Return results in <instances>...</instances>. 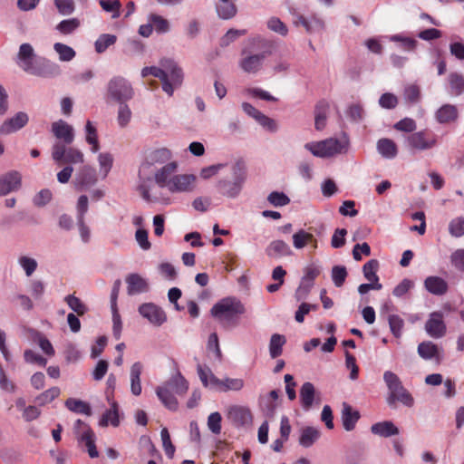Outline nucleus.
<instances>
[{"label":"nucleus","mask_w":464,"mask_h":464,"mask_svg":"<svg viewBox=\"0 0 464 464\" xmlns=\"http://www.w3.org/2000/svg\"><path fill=\"white\" fill-rule=\"evenodd\" d=\"M142 77L153 75L161 81L162 90L172 96L174 90L180 87L183 82V72L177 63L169 59L160 61V67H144L141 70Z\"/></svg>","instance_id":"1"},{"label":"nucleus","mask_w":464,"mask_h":464,"mask_svg":"<svg viewBox=\"0 0 464 464\" xmlns=\"http://www.w3.org/2000/svg\"><path fill=\"white\" fill-rule=\"evenodd\" d=\"M210 313L224 328H231L238 324V316L246 313V307L238 299L227 297L215 304Z\"/></svg>","instance_id":"2"},{"label":"nucleus","mask_w":464,"mask_h":464,"mask_svg":"<svg viewBox=\"0 0 464 464\" xmlns=\"http://www.w3.org/2000/svg\"><path fill=\"white\" fill-rule=\"evenodd\" d=\"M348 145V140L343 137L340 140L329 138L321 141L308 142L304 148L315 157L330 158L346 152Z\"/></svg>","instance_id":"3"},{"label":"nucleus","mask_w":464,"mask_h":464,"mask_svg":"<svg viewBox=\"0 0 464 464\" xmlns=\"http://www.w3.org/2000/svg\"><path fill=\"white\" fill-rule=\"evenodd\" d=\"M383 381L389 390L387 402L390 406L395 404L396 401L401 402L407 407H411L414 400L411 393L403 387L400 378L392 371H386L383 373Z\"/></svg>","instance_id":"4"},{"label":"nucleus","mask_w":464,"mask_h":464,"mask_svg":"<svg viewBox=\"0 0 464 464\" xmlns=\"http://www.w3.org/2000/svg\"><path fill=\"white\" fill-rule=\"evenodd\" d=\"M232 180L220 179L218 186L223 196L234 198L240 194L246 179V169L242 161H237L232 166Z\"/></svg>","instance_id":"5"},{"label":"nucleus","mask_w":464,"mask_h":464,"mask_svg":"<svg viewBox=\"0 0 464 464\" xmlns=\"http://www.w3.org/2000/svg\"><path fill=\"white\" fill-rule=\"evenodd\" d=\"M69 144H62L56 141L52 146V159L58 165L77 164L84 161L83 153L74 147H68Z\"/></svg>","instance_id":"6"},{"label":"nucleus","mask_w":464,"mask_h":464,"mask_svg":"<svg viewBox=\"0 0 464 464\" xmlns=\"http://www.w3.org/2000/svg\"><path fill=\"white\" fill-rule=\"evenodd\" d=\"M108 98L119 103H125L132 99L134 91L131 84L123 77H113L108 83Z\"/></svg>","instance_id":"7"},{"label":"nucleus","mask_w":464,"mask_h":464,"mask_svg":"<svg viewBox=\"0 0 464 464\" xmlns=\"http://www.w3.org/2000/svg\"><path fill=\"white\" fill-rule=\"evenodd\" d=\"M406 144L412 151H423L434 148L437 139L424 130L415 131L406 138Z\"/></svg>","instance_id":"8"},{"label":"nucleus","mask_w":464,"mask_h":464,"mask_svg":"<svg viewBox=\"0 0 464 464\" xmlns=\"http://www.w3.org/2000/svg\"><path fill=\"white\" fill-rule=\"evenodd\" d=\"M35 57L33 46L30 44H22L17 53V63L26 72L42 76L44 72L42 69L33 64Z\"/></svg>","instance_id":"9"},{"label":"nucleus","mask_w":464,"mask_h":464,"mask_svg":"<svg viewBox=\"0 0 464 464\" xmlns=\"http://www.w3.org/2000/svg\"><path fill=\"white\" fill-rule=\"evenodd\" d=\"M75 429L77 430L78 441L85 445L92 459L97 458L99 452L95 446L96 437L92 430L81 420H76Z\"/></svg>","instance_id":"10"},{"label":"nucleus","mask_w":464,"mask_h":464,"mask_svg":"<svg viewBox=\"0 0 464 464\" xmlns=\"http://www.w3.org/2000/svg\"><path fill=\"white\" fill-rule=\"evenodd\" d=\"M197 177L193 174H177L169 182L170 193H188L196 188Z\"/></svg>","instance_id":"11"},{"label":"nucleus","mask_w":464,"mask_h":464,"mask_svg":"<svg viewBox=\"0 0 464 464\" xmlns=\"http://www.w3.org/2000/svg\"><path fill=\"white\" fill-rule=\"evenodd\" d=\"M28 121V114L24 111H18L2 122L0 125V134L10 135L15 133L25 127Z\"/></svg>","instance_id":"12"},{"label":"nucleus","mask_w":464,"mask_h":464,"mask_svg":"<svg viewBox=\"0 0 464 464\" xmlns=\"http://www.w3.org/2000/svg\"><path fill=\"white\" fill-rule=\"evenodd\" d=\"M139 313L155 326H160L167 321L166 313L153 303H146L139 307Z\"/></svg>","instance_id":"13"},{"label":"nucleus","mask_w":464,"mask_h":464,"mask_svg":"<svg viewBox=\"0 0 464 464\" xmlns=\"http://www.w3.org/2000/svg\"><path fill=\"white\" fill-rule=\"evenodd\" d=\"M97 181L96 170L89 165H84L78 169L75 175L74 186L77 189L82 190L94 186Z\"/></svg>","instance_id":"14"},{"label":"nucleus","mask_w":464,"mask_h":464,"mask_svg":"<svg viewBox=\"0 0 464 464\" xmlns=\"http://www.w3.org/2000/svg\"><path fill=\"white\" fill-rule=\"evenodd\" d=\"M51 131L57 141H61L62 144H72L74 140L73 127L63 120L53 121L51 125Z\"/></svg>","instance_id":"15"},{"label":"nucleus","mask_w":464,"mask_h":464,"mask_svg":"<svg viewBox=\"0 0 464 464\" xmlns=\"http://www.w3.org/2000/svg\"><path fill=\"white\" fill-rule=\"evenodd\" d=\"M446 324L443 321V315L440 312H433L430 314L425 324L426 333L432 338L439 339L446 334Z\"/></svg>","instance_id":"16"},{"label":"nucleus","mask_w":464,"mask_h":464,"mask_svg":"<svg viewBox=\"0 0 464 464\" xmlns=\"http://www.w3.org/2000/svg\"><path fill=\"white\" fill-rule=\"evenodd\" d=\"M293 23L295 26L302 25L308 34L320 33L324 30V20L316 14L307 18L300 14H295Z\"/></svg>","instance_id":"17"},{"label":"nucleus","mask_w":464,"mask_h":464,"mask_svg":"<svg viewBox=\"0 0 464 464\" xmlns=\"http://www.w3.org/2000/svg\"><path fill=\"white\" fill-rule=\"evenodd\" d=\"M227 418L236 426H248L252 424L253 415L248 407L234 405L227 411Z\"/></svg>","instance_id":"18"},{"label":"nucleus","mask_w":464,"mask_h":464,"mask_svg":"<svg viewBox=\"0 0 464 464\" xmlns=\"http://www.w3.org/2000/svg\"><path fill=\"white\" fill-rule=\"evenodd\" d=\"M22 177L17 171H10L0 177V196L7 195L20 188Z\"/></svg>","instance_id":"19"},{"label":"nucleus","mask_w":464,"mask_h":464,"mask_svg":"<svg viewBox=\"0 0 464 464\" xmlns=\"http://www.w3.org/2000/svg\"><path fill=\"white\" fill-rule=\"evenodd\" d=\"M278 391L276 390H273L267 394L259 396V408L267 418L274 417L276 410L278 407Z\"/></svg>","instance_id":"20"},{"label":"nucleus","mask_w":464,"mask_h":464,"mask_svg":"<svg viewBox=\"0 0 464 464\" xmlns=\"http://www.w3.org/2000/svg\"><path fill=\"white\" fill-rule=\"evenodd\" d=\"M270 53L271 52H264L258 54L247 55L240 61V68L245 72L256 73L261 70L263 62L266 59V55Z\"/></svg>","instance_id":"21"},{"label":"nucleus","mask_w":464,"mask_h":464,"mask_svg":"<svg viewBox=\"0 0 464 464\" xmlns=\"http://www.w3.org/2000/svg\"><path fill=\"white\" fill-rule=\"evenodd\" d=\"M127 292L130 295L145 293L149 290V283L139 274H130L126 277Z\"/></svg>","instance_id":"22"},{"label":"nucleus","mask_w":464,"mask_h":464,"mask_svg":"<svg viewBox=\"0 0 464 464\" xmlns=\"http://www.w3.org/2000/svg\"><path fill=\"white\" fill-rule=\"evenodd\" d=\"M178 169L177 162H169L166 165H164L162 168H160L154 175L155 182L160 187V188H166L169 187V182L171 180L173 176H175V171Z\"/></svg>","instance_id":"23"},{"label":"nucleus","mask_w":464,"mask_h":464,"mask_svg":"<svg viewBox=\"0 0 464 464\" xmlns=\"http://www.w3.org/2000/svg\"><path fill=\"white\" fill-rule=\"evenodd\" d=\"M266 253L269 257L276 259L293 255V251L289 245L279 239L270 242L266 248Z\"/></svg>","instance_id":"24"},{"label":"nucleus","mask_w":464,"mask_h":464,"mask_svg":"<svg viewBox=\"0 0 464 464\" xmlns=\"http://www.w3.org/2000/svg\"><path fill=\"white\" fill-rule=\"evenodd\" d=\"M197 372L204 387L218 392L221 380L214 375L209 367L198 364Z\"/></svg>","instance_id":"25"},{"label":"nucleus","mask_w":464,"mask_h":464,"mask_svg":"<svg viewBox=\"0 0 464 464\" xmlns=\"http://www.w3.org/2000/svg\"><path fill=\"white\" fill-rule=\"evenodd\" d=\"M293 246L295 249H302L307 245H311L314 249L317 248V239L312 233L301 228L293 234Z\"/></svg>","instance_id":"26"},{"label":"nucleus","mask_w":464,"mask_h":464,"mask_svg":"<svg viewBox=\"0 0 464 464\" xmlns=\"http://www.w3.org/2000/svg\"><path fill=\"white\" fill-rule=\"evenodd\" d=\"M418 354L424 360L434 359L438 362L442 358L441 350L430 341L422 342L418 345Z\"/></svg>","instance_id":"27"},{"label":"nucleus","mask_w":464,"mask_h":464,"mask_svg":"<svg viewBox=\"0 0 464 464\" xmlns=\"http://www.w3.org/2000/svg\"><path fill=\"white\" fill-rule=\"evenodd\" d=\"M299 394L303 409L309 411L315 401L316 391L314 385L310 382H304L300 388Z\"/></svg>","instance_id":"28"},{"label":"nucleus","mask_w":464,"mask_h":464,"mask_svg":"<svg viewBox=\"0 0 464 464\" xmlns=\"http://www.w3.org/2000/svg\"><path fill=\"white\" fill-rule=\"evenodd\" d=\"M360 418L358 411H354L350 404L347 402L343 403L342 409V421L345 430H353L355 427L356 422Z\"/></svg>","instance_id":"29"},{"label":"nucleus","mask_w":464,"mask_h":464,"mask_svg":"<svg viewBox=\"0 0 464 464\" xmlns=\"http://www.w3.org/2000/svg\"><path fill=\"white\" fill-rule=\"evenodd\" d=\"M459 111L456 106L444 104L435 113V118L440 123H449L457 120Z\"/></svg>","instance_id":"30"},{"label":"nucleus","mask_w":464,"mask_h":464,"mask_svg":"<svg viewBox=\"0 0 464 464\" xmlns=\"http://www.w3.org/2000/svg\"><path fill=\"white\" fill-rule=\"evenodd\" d=\"M424 285L427 291L436 295H444L448 290L447 282L439 276L427 277L424 281Z\"/></svg>","instance_id":"31"},{"label":"nucleus","mask_w":464,"mask_h":464,"mask_svg":"<svg viewBox=\"0 0 464 464\" xmlns=\"http://www.w3.org/2000/svg\"><path fill=\"white\" fill-rule=\"evenodd\" d=\"M321 436V432L314 427H304L300 431L299 444L304 448L311 447Z\"/></svg>","instance_id":"32"},{"label":"nucleus","mask_w":464,"mask_h":464,"mask_svg":"<svg viewBox=\"0 0 464 464\" xmlns=\"http://www.w3.org/2000/svg\"><path fill=\"white\" fill-rule=\"evenodd\" d=\"M109 424L113 427H117L120 424L119 409L115 401L111 402V408L102 414L99 421L101 427H107Z\"/></svg>","instance_id":"33"},{"label":"nucleus","mask_w":464,"mask_h":464,"mask_svg":"<svg viewBox=\"0 0 464 464\" xmlns=\"http://www.w3.org/2000/svg\"><path fill=\"white\" fill-rule=\"evenodd\" d=\"M371 431L381 437H391L399 433V429L392 421H382L373 424Z\"/></svg>","instance_id":"34"},{"label":"nucleus","mask_w":464,"mask_h":464,"mask_svg":"<svg viewBox=\"0 0 464 464\" xmlns=\"http://www.w3.org/2000/svg\"><path fill=\"white\" fill-rule=\"evenodd\" d=\"M142 364L139 362L132 364L130 368V391L133 395L138 396L141 392L140 374Z\"/></svg>","instance_id":"35"},{"label":"nucleus","mask_w":464,"mask_h":464,"mask_svg":"<svg viewBox=\"0 0 464 464\" xmlns=\"http://www.w3.org/2000/svg\"><path fill=\"white\" fill-rule=\"evenodd\" d=\"M379 153L387 159H393L398 153L397 145L390 139H381L377 143Z\"/></svg>","instance_id":"36"},{"label":"nucleus","mask_w":464,"mask_h":464,"mask_svg":"<svg viewBox=\"0 0 464 464\" xmlns=\"http://www.w3.org/2000/svg\"><path fill=\"white\" fill-rule=\"evenodd\" d=\"M245 385L244 380L240 378H225L221 380L218 388L219 392H227L229 391L238 392Z\"/></svg>","instance_id":"37"},{"label":"nucleus","mask_w":464,"mask_h":464,"mask_svg":"<svg viewBox=\"0 0 464 464\" xmlns=\"http://www.w3.org/2000/svg\"><path fill=\"white\" fill-rule=\"evenodd\" d=\"M157 395L161 402L169 410L175 411L178 407V402L175 397L171 394L169 390L165 387L157 388Z\"/></svg>","instance_id":"38"},{"label":"nucleus","mask_w":464,"mask_h":464,"mask_svg":"<svg viewBox=\"0 0 464 464\" xmlns=\"http://www.w3.org/2000/svg\"><path fill=\"white\" fill-rule=\"evenodd\" d=\"M216 9L218 16L225 20L233 18L237 12L234 2H219Z\"/></svg>","instance_id":"39"},{"label":"nucleus","mask_w":464,"mask_h":464,"mask_svg":"<svg viewBox=\"0 0 464 464\" xmlns=\"http://www.w3.org/2000/svg\"><path fill=\"white\" fill-rule=\"evenodd\" d=\"M117 41V36L110 34H101L94 43L95 51L98 53H104L110 46Z\"/></svg>","instance_id":"40"},{"label":"nucleus","mask_w":464,"mask_h":464,"mask_svg":"<svg viewBox=\"0 0 464 464\" xmlns=\"http://www.w3.org/2000/svg\"><path fill=\"white\" fill-rule=\"evenodd\" d=\"M285 343V337L284 335L275 334L271 336L269 343V353L272 358H277L282 354V347Z\"/></svg>","instance_id":"41"},{"label":"nucleus","mask_w":464,"mask_h":464,"mask_svg":"<svg viewBox=\"0 0 464 464\" xmlns=\"http://www.w3.org/2000/svg\"><path fill=\"white\" fill-rule=\"evenodd\" d=\"M65 406L72 411L77 413H83L88 416L92 415V409L90 405L87 402L82 401L81 400L72 398L68 399L65 401Z\"/></svg>","instance_id":"42"},{"label":"nucleus","mask_w":464,"mask_h":464,"mask_svg":"<svg viewBox=\"0 0 464 464\" xmlns=\"http://www.w3.org/2000/svg\"><path fill=\"white\" fill-rule=\"evenodd\" d=\"M53 49L58 53L59 59L62 62H70L76 55L75 51L72 47L62 43L54 44Z\"/></svg>","instance_id":"43"},{"label":"nucleus","mask_w":464,"mask_h":464,"mask_svg":"<svg viewBox=\"0 0 464 464\" xmlns=\"http://www.w3.org/2000/svg\"><path fill=\"white\" fill-rule=\"evenodd\" d=\"M86 131V141L88 144L92 145V151L97 152L100 145L98 141L97 130L92 123V121H88L85 126Z\"/></svg>","instance_id":"44"},{"label":"nucleus","mask_w":464,"mask_h":464,"mask_svg":"<svg viewBox=\"0 0 464 464\" xmlns=\"http://www.w3.org/2000/svg\"><path fill=\"white\" fill-rule=\"evenodd\" d=\"M61 393V390L58 387H52L44 392L40 393L36 398L35 401L41 405L44 406L45 404H48L52 402L53 400H55Z\"/></svg>","instance_id":"45"},{"label":"nucleus","mask_w":464,"mask_h":464,"mask_svg":"<svg viewBox=\"0 0 464 464\" xmlns=\"http://www.w3.org/2000/svg\"><path fill=\"white\" fill-rule=\"evenodd\" d=\"M99 4L105 12L111 13L112 19L120 17L121 4L119 0H100Z\"/></svg>","instance_id":"46"},{"label":"nucleus","mask_w":464,"mask_h":464,"mask_svg":"<svg viewBox=\"0 0 464 464\" xmlns=\"http://www.w3.org/2000/svg\"><path fill=\"white\" fill-rule=\"evenodd\" d=\"M388 323L392 334L396 338H400L402 335V330L404 327L403 319L397 314H390L388 316Z\"/></svg>","instance_id":"47"},{"label":"nucleus","mask_w":464,"mask_h":464,"mask_svg":"<svg viewBox=\"0 0 464 464\" xmlns=\"http://www.w3.org/2000/svg\"><path fill=\"white\" fill-rule=\"evenodd\" d=\"M98 162L100 166V174L102 179H105L112 167L113 158L110 153H100L98 156Z\"/></svg>","instance_id":"48"},{"label":"nucleus","mask_w":464,"mask_h":464,"mask_svg":"<svg viewBox=\"0 0 464 464\" xmlns=\"http://www.w3.org/2000/svg\"><path fill=\"white\" fill-rule=\"evenodd\" d=\"M379 268V262L376 259H371L366 262L362 266L364 277L370 281H378L377 270Z\"/></svg>","instance_id":"49"},{"label":"nucleus","mask_w":464,"mask_h":464,"mask_svg":"<svg viewBox=\"0 0 464 464\" xmlns=\"http://www.w3.org/2000/svg\"><path fill=\"white\" fill-rule=\"evenodd\" d=\"M390 41L395 42V43H400L401 47L402 49H404L405 51H409V52L414 51L418 44V42L415 39L406 37L401 34H394V35L390 36Z\"/></svg>","instance_id":"50"},{"label":"nucleus","mask_w":464,"mask_h":464,"mask_svg":"<svg viewBox=\"0 0 464 464\" xmlns=\"http://www.w3.org/2000/svg\"><path fill=\"white\" fill-rule=\"evenodd\" d=\"M18 264L24 271L27 276H31L37 268V261L27 256H21L18 258Z\"/></svg>","instance_id":"51"},{"label":"nucleus","mask_w":464,"mask_h":464,"mask_svg":"<svg viewBox=\"0 0 464 464\" xmlns=\"http://www.w3.org/2000/svg\"><path fill=\"white\" fill-rule=\"evenodd\" d=\"M221 422L222 416L219 412L215 411L209 414L208 417L207 425L208 430L215 435H218L221 432Z\"/></svg>","instance_id":"52"},{"label":"nucleus","mask_w":464,"mask_h":464,"mask_svg":"<svg viewBox=\"0 0 464 464\" xmlns=\"http://www.w3.org/2000/svg\"><path fill=\"white\" fill-rule=\"evenodd\" d=\"M449 232L454 237L464 236V218L458 217L449 223Z\"/></svg>","instance_id":"53"},{"label":"nucleus","mask_w":464,"mask_h":464,"mask_svg":"<svg viewBox=\"0 0 464 464\" xmlns=\"http://www.w3.org/2000/svg\"><path fill=\"white\" fill-rule=\"evenodd\" d=\"M449 82L455 95H459L464 92V77L462 75L452 72L449 75Z\"/></svg>","instance_id":"54"},{"label":"nucleus","mask_w":464,"mask_h":464,"mask_svg":"<svg viewBox=\"0 0 464 464\" xmlns=\"http://www.w3.org/2000/svg\"><path fill=\"white\" fill-rule=\"evenodd\" d=\"M172 157V153L166 148L158 149L151 152L150 160L151 163H165Z\"/></svg>","instance_id":"55"},{"label":"nucleus","mask_w":464,"mask_h":464,"mask_svg":"<svg viewBox=\"0 0 464 464\" xmlns=\"http://www.w3.org/2000/svg\"><path fill=\"white\" fill-rule=\"evenodd\" d=\"M65 302L68 306L75 312L78 315H82L86 312L85 304L75 295H69L65 297Z\"/></svg>","instance_id":"56"},{"label":"nucleus","mask_w":464,"mask_h":464,"mask_svg":"<svg viewBox=\"0 0 464 464\" xmlns=\"http://www.w3.org/2000/svg\"><path fill=\"white\" fill-rule=\"evenodd\" d=\"M80 25V22L76 18L63 20L56 26V29L63 34H69L77 29Z\"/></svg>","instance_id":"57"},{"label":"nucleus","mask_w":464,"mask_h":464,"mask_svg":"<svg viewBox=\"0 0 464 464\" xmlns=\"http://www.w3.org/2000/svg\"><path fill=\"white\" fill-rule=\"evenodd\" d=\"M131 119V111L129 108V106L125 103H121L119 110H118V116H117V121L118 124L124 128L126 127Z\"/></svg>","instance_id":"58"},{"label":"nucleus","mask_w":464,"mask_h":464,"mask_svg":"<svg viewBox=\"0 0 464 464\" xmlns=\"http://www.w3.org/2000/svg\"><path fill=\"white\" fill-rule=\"evenodd\" d=\"M347 276L346 268L343 266H334L332 269V279L336 287H341Z\"/></svg>","instance_id":"59"},{"label":"nucleus","mask_w":464,"mask_h":464,"mask_svg":"<svg viewBox=\"0 0 464 464\" xmlns=\"http://www.w3.org/2000/svg\"><path fill=\"white\" fill-rule=\"evenodd\" d=\"M267 200L274 207H283L290 202V198L284 192L278 191L271 192L267 197Z\"/></svg>","instance_id":"60"},{"label":"nucleus","mask_w":464,"mask_h":464,"mask_svg":"<svg viewBox=\"0 0 464 464\" xmlns=\"http://www.w3.org/2000/svg\"><path fill=\"white\" fill-rule=\"evenodd\" d=\"M169 385H170L172 389L175 391V392L178 394H183L188 389V382L180 374H178L177 376L173 377L169 382Z\"/></svg>","instance_id":"61"},{"label":"nucleus","mask_w":464,"mask_h":464,"mask_svg":"<svg viewBox=\"0 0 464 464\" xmlns=\"http://www.w3.org/2000/svg\"><path fill=\"white\" fill-rule=\"evenodd\" d=\"M150 21L158 33H167L169 30V21L158 14H151Z\"/></svg>","instance_id":"62"},{"label":"nucleus","mask_w":464,"mask_h":464,"mask_svg":"<svg viewBox=\"0 0 464 464\" xmlns=\"http://www.w3.org/2000/svg\"><path fill=\"white\" fill-rule=\"evenodd\" d=\"M451 265L458 270L464 273V248H459L451 253Z\"/></svg>","instance_id":"63"},{"label":"nucleus","mask_w":464,"mask_h":464,"mask_svg":"<svg viewBox=\"0 0 464 464\" xmlns=\"http://www.w3.org/2000/svg\"><path fill=\"white\" fill-rule=\"evenodd\" d=\"M403 95L408 102H418L420 97V88L415 84H410L405 87Z\"/></svg>","instance_id":"64"}]
</instances>
